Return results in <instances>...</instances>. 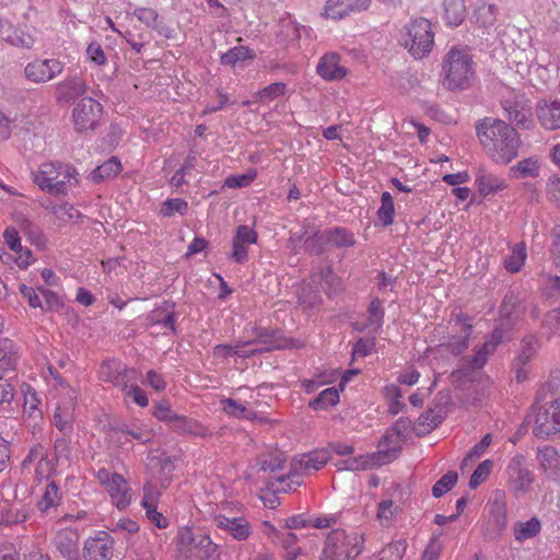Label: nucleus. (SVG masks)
Returning <instances> with one entry per match:
<instances>
[{"mask_svg": "<svg viewBox=\"0 0 560 560\" xmlns=\"http://www.w3.org/2000/svg\"><path fill=\"white\" fill-rule=\"evenodd\" d=\"M476 132L486 155L494 164L508 165L518 155L521 136L505 121L487 117L477 124Z\"/></svg>", "mask_w": 560, "mask_h": 560, "instance_id": "nucleus-1", "label": "nucleus"}, {"mask_svg": "<svg viewBox=\"0 0 560 560\" xmlns=\"http://www.w3.org/2000/svg\"><path fill=\"white\" fill-rule=\"evenodd\" d=\"M476 81V65L466 47L454 46L442 58L440 83L451 92L469 90Z\"/></svg>", "mask_w": 560, "mask_h": 560, "instance_id": "nucleus-2", "label": "nucleus"}, {"mask_svg": "<svg viewBox=\"0 0 560 560\" xmlns=\"http://www.w3.org/2000/svg\"><path fill=\"white\" fill-rule=\"evenodd\" d=\"M284 463L285 457L280 451L264 454L258 457L255 463L249 465L246 471V478L258 489L266 487L278 492H284L278 488L292 485V478H289V474L275 476L279 469L283 468Z\"/></svg>", "mask_w": 560, "mask_h": 560, "instance_id": "nucleus-3", "label": "nucleus"}, {"mask_svg": "<svg viewBox=\"0 0 560 560\" xmlns=\"http://www.w3.org/2000/svg\"><path fill=\"white\" fill-rule=\"evenodd\" d=\"M47 378L50 396L57 400L54 413L55 425L62 432H70L74 420L78 392L52 368H48Z\"/></svg>", "mask_w": 560, "mask_h": 560, "instance_id": "nucleus-4", "label": "nucleus"}, {"mask_svg": "<svg viewBox=\"0 0 560 560\" xmlns=\"http://www.w3.org/2000/svg\"><path fill=\"white\" fill-rule=\"evenodd\" d=\"M33 179L43 191L51 195H67L70 188L79 184L78 172L73 166L52 162L40 164Z\"/></svg>", "mask_w": 560, "mask_h": 560, "instance_id": "nucleus-5", "label": "nucleus"}, {"mask_svg": "<svg viewBox=\"0 0 560 560\" xmlns=\"http://www.w3.org/2000/svg\"><path fill=\"white\" fill-rule=\"evenodd\" d=\"M434 36L432 23L418 18L404 26L398 42L415 59H422L432 51Z\"/></svg>", "mask_w": 560, "mask_h": 560, "instance_id": "nucleus-6", "label": "nucleus"}, {"mask_svg": "<svg viewBox=\"0 0 560 560\" xmlns=\"http://www.w3.org/2000/svg\"><path fill=\"white\" fill-rule=\"evenodd\" d=\"M363 545L364 537L359 532L335 529L327 536L320 560H354Z\"/></svg>", "mask_w": 560, "mask_h": 560, "instance_id": "nucleus-7", "label": "nucleus"}, {"mask_svg": "<svg viewBox=\"0 0 560 560\" xmlns=\"http://www.w3.org/2000/svg\"><path fill=\"white\" fill-rule=\"evenodd\" d=\"M31 492L25 483L16 485L14 488L11 483L3 486L1 506V523L4 525H18L28 518L31 511L30 499Z\"/></svg>", "mask_w": 560, "mask_h": 560, "instance_id": "nucleus-8", "label": "nucleus"}, {"mask_svg": "<svg viewBox=\"0 0 560 560\" xmlns=\"http://www.w3.org/2000/svg\"><path fill=\"white\" fill-rule=\"evenodd\" d=\"M238 505L222 502L213 512V521L218 528L224 530L234 539L243 541L250 537L253 529L248 520L237 515Z\"/></svg>", "mask_w": 560, "mask_h": 560, "instance_id": "nucleus-9", "label": "nucleus"}, {"mask_svg": "<svg viewBox=\"0 0 560 560\" xmlns=\"http://www.w3.org/2000/svg\"><path fill=\"white\" fill-rule=\"evenodd\" d=\"M533 433L542 440L560 438V398L536 409Z\"/></svg>", "mask_w": 560, "mask_h": 560, "instance_id": "nucleus-10", "label": "nucleus"}, {"mask_svg": "<svg viewBox=\"0 0 560 560\" xmlns=\"http://www.w3.org/2000/svg\"><path fill=\"white\" fill-rule=\"evenodd\" d=\"M95 477L103 489L108 493L113 505L118 510H124L130 505L132 500L131 489L121 475L101 468L95 474Z\"/></svg>", "mask_w": 560, "mask_h": 560, "instance_id": "nucleus-11", "label": "nucleus"}, {"mask_svg": "<svg viewBox=\"0 0 560 560\" xmlns=\"http://www.w3.org/2000/svg\"><path fill=\"white\" fill-rule=\"evenodd\" d=\"M133 371L127 370L122 364L118 362L106 363L102 365V375L108 381L120 387L127 398H130L140 407H145L149 404L148 397L142 388L138 385L128 386L126 380L133 378Z\"/></svg>", "mask_w": 560, "mask_h": 560, "instance_id": "nucleus-12", "label": "nucleus"}, {"mask_svg": "<svg viewBox=\"0 0 560 560\" xmlns=\"http://www.w3.org/2000/svg\"><path fill=\"white\" fill-rule=\"evenodd\" d=\"M329 455L326 450H317L293 459L289 478H292V485L279 487L284 492L295 490L302 483V475L322 469L328 462Z\"/></svg>", "mask_w": 560, "mask_h": 560, "instance_id": "nucleus-13", "label": "nucleus"}, {"mask_svg": "<svg viewBox=\"0 0 560 560\" xmlns=\"http://www.w3.org/2000/svg\"><path fill=\"white\" fill-rule=\"evenodd\" d=\"M158 464L160 465L159 475L153 472L151 479L143 487V498L141 505L144 510L158 506V500L160 497L158 488H166L172 480V472L174 470L173 462L168 458L156 460L152 459V467H155Z\"/></svg>", "mask_w": 560, "mask_h": 560, "instance_id": "nucleus-14", "label": "nucleus"}, {"mask_svg": "<svg viewBox=\"0 0 560 560\" xmlns=\"http://www.w3.org/2000/svg\"><path fill=\"white\" fill-rule=\"evenodd\" d=\"M506 485L510 492L515 497H521L532 490L535 477L525 466L524 455L513 456L505 468Z\"/></svg>", "mask_w": 560, "mask_h": 560, "instance_id": "nucleus-15", "label": "nucleus"}, {"mask_svg": "<svg viewBox=\"0 0 560 560\" xmlns=\"http://www.w3.org/2000/svg\"><path fill=\"white\" fill-rule=\"evenodd\" d=\"M103 114L101 103L92 97L81 98L72 110V120L77 131L93 130L98 125Z\"/></svg>", "mask_w": 560, "mask_h": 560, "instance_id": "nucleus-16", "label": "nucleus"}, {"mask_svg": "<svg viewBox=\"0 0 560 560\" xmlns=\"http://www.w3.org/2000/svg\"><path fill=\"white\" fill-rule=\"evenodd\" d=\"M63 62L57 58H36L26 63L24 77L27 81L40 84L59 77L63 71Z\"/></svg>", "mask_w": 560, "mask_h": 560, "instance_id": "nucleus-17", "label": "nucleus"}, {"mask_svg": "<svg viewBox=\"0 0 560 560\" xmlns=\"http://www.w3.org/2000/svg\"><path fill=\"white\" fill-rule=\"evenodd\" d=\"M114 538L105 530H96L83 542L84 560H112Z\"/></svg>", "mask_w": 560, "mask_h": 560, "instance_id": "nucleus-18", "label": "nucleus"}, {"mask_svg": "<svg viewBox=\"0 0 560 560\" xmlns=\"http://www.w3.org/2000/svg\"><path fill=\"white\" fill-rule=\"evenodd\" d=\"M371 0H327L322 16L328 20L339 21L352 13L366 10Z\"/></svg>", "mask_w": 560, "mask_h": 560, "instance_id": "nucleus-19", "label": "nucleus"}, {"mask_svg": "<svg viewBox=\"0 0 560 560\" xmlns=\"http://www.w3.org/2000/svg\"><path fill=\"white\" fill-rule=\"evenodd\" d=\"M254 394V390L249 388L245 389L244 394L242 389H238L240 397L222 399L221 408L229 417L255 420L254 405L247 399V395L252 399Z\"/></svg>", "mask_w": 560, "mask_h": 560, "instance_id": "nucleus-20", "label": "nucleus"}, {"mask_svg": "<svg viewBox=\"0 0 560 560\" xmlns=\"http://www.w3.org/2000/svg\"><path fill=\"white\" fill-rule=\"evenodd\" d=\"M258 240L257 232L248 225H240L235 230L232 238L231 258L238 264L248 259V247L256 244Z\"/></svg>", "mask_w": 560, "mask_h": 560, "instance_id": "nucleus-21", "label": "nucleus"}, {"mask_svg": "<svg viewBox=\"0 0 560 560\" xmlns=\"http://www.w3.org/2000/svg\"><path fill=\"white\" fill-rule=\"evenodd\" d=\"M271 348L265 346L264 342L259 339L249 340L243 343H236L235 346L229 345H219L213 349V357L217 360H225L232 355H237L241 358H247L256 352L268 351Z\"/></svg>", "mask_w": 560, "mask_h": 560, "instance_id": "nucleus-22", "label": "nucleus"}, {"mask_svg": "<svg viewBox=\"0 0 560 560\" xmlns=\"http://www.w3.org/2000/svg\"><path fill=\"white\" fill-rule=\"evenodd\" d=\"M316 72L325 81H339L348 74V69L337 52L329 51L318 60Z\"/></svg>", "mask_w": 560, "mask_h": 560, "instance_id": "nucleus-23", "label": "nucleus"}, {"mask_svg": "<svg viewBox=\"0 0 560 560\" xmlns=\"http://www.w3.org/2000/svg\"><path fill=\"white\" fill-rule=\"evenodd\" d=\"M475 186L479 195L487 198L505 190L509 184L505 178L480 167L475 177Z\"/></svg>", "mask_w": 560, "mask_h": 560, "instance_id": "nucleus-24", "label": "nucleus"}, {"mask_svg": "<svg viewBox=\"0 0 560 560\" xmlns=\"http://www.w3.org/2000/svg\"><path fill=\"white\" fill-rule=\"evenodd\" d=\"M79 533L72 528H65L57 533L55 546L65 560H79Z\"/></svg>", "mask_w": 560, "mask_h": 560, "instance_id": "nucleus-25", "label": "nucleus"}, {"mask_svg": "<svg viewBox=\"0 0 560 560\" xmlns=\"http://www.w3.org/2000/svg\"><path fill=\"white\" fill-rule=\"evenodd\" d=\"M536 115L539 124L547 130L560 128V101L544 100L536 105Z\"/></svg>", "mask_w": 560, "mask_h": 560, "instance_id": "nucleus-26", "label": "nucleus"}, {"mask_svg": "<svg viewBox=\"0 0 560 560\" xmlns=\"http://www.w3.org/2000/svg\"><path fill=\"white\" fill-rule=\"evenodd\" d=\"M536 458L547 478H560V455L553 446L544 445L538 447Z\"/></svg>", "mask_w": 560, "mask_h": 560, "instance_id": "nucleus-27", "label": "nucleus"}, {"mask_svg": "<svg viewBox=\"0 0 560 560\" xmlns=\"http://www.w3.org/2000/svg\"><path fill=\"white\" fill-rule=\"evenodd\" d=\"M32 463L35 465V476L38 480L47 479L54 471L51 459L46 456L43 446L33 447L23 462V468L27 469Z\"/></svg>", "mask_w": 560, "mask_h": 560, "instance_id": "nucleus-28", "label": "nucleus"}, {"mask_svg": "<svg viewBox=\"0 0 560 560\" xmlns=\"http://www.w3.org/2000/svg\"><path fill=\"white\" fill-rule=\"evenodd\" d=\"M400 448V435L396 430L387 431L378 444V451L374 453L380 465L392 462Z\"/></svg>", "mask_w": 560, "mask_h": 560, "instance_id": "nucleus-29", "label": "nucleus"}, {"mask_svg": "<svg viewBox=\"0 0 560 560\" xmlns=\"http://www.w3.org/2000/svg\"><path fill=\"white\" fill-rule=\"evenodd\" d=\"M88 83L79 75L68 77L57 84V97L59 101H70L83 96L88 92Z\"/></svg>", "mask_w": 560, "mask_h": 560, "instance_id": "nucleus-30", "label": "nucleus"}, {"mask_svg": "<svg viewBox=\"0 0 560 560\" xmlns=\"http://www.w3.org/2000/svg\"><path fill=\"white\" fill-rule=\"evenodd\" d=\"M452 332H458L459 336H452L448 338L446 346L454 353H460L468 346V337L470 335L471 325L462 317H456L451 322Z\"/></svg>", "mask_w": 560, "mask_h": 560, "instance_id": "nucleus-31", "label": "nucleus"}, {"mask_svg": "<svg viewBox=\"0 0 560 560\" xmlns=\"http://www.w3.org/2000/svg\"><path fill=\"white\" fill-rule=\"evenodd\" d=\"M490 522L498 532L505 529L508 525V511L505 502V493L501 490L494 492V499L489 510Z\"/></svg>", "mask_w": 560, "mask_h": 560, "instance_id": "nucleus-32", "label": "nucleus"}, {"mask_svg": "<svg viewBox=\"0 0 560 560\" xmlns=\"http://www.w3.org/2000/svg\"><path fill=\"white\" fill-rule=\"evenodd\" d=\"M502 331L500 329H494L491 336L485 341L483 346L478 349L471 359L468 361V365L471 370L481 369L491 352H493L497 346L502 341Z\"/></svg>", "mask_w": 560, "mask_h": 560, "instance_id": "nucleus-33", "label": "nucleus"}, {"mask_svg": "<svg viewBox=\"0 0 560 560\" xmlns=\"http://www.w3.org/2000/svg\"><path fill=\"white\" fill-rule=\"evenodd\" d=\"M464 0H443V19L450 26L460 25L466 18Z\"/></svg>", "mask_w": 560, "mask_h": 560, "instance_id": "nucleus-34", "label": "nucleus"}, {"mask_svg": "<svg viewBox=\"0 0 560 560\" xmlns=\"http://www.w3.org/2000/svg\"><path fill=\"white\" fill-rule=\"evenodd\" d=\"M19 357V350L11 340L0 341V369L4 371V374L13 375Z\"/></svg>", "mask_w": 560, "mask_h": 560, "instance_id": "nucleus-35", "label": "nucleus"}, {"mask_svg": "<svg viewBox=\"0 0 560 560\" xmlns=\"http://www.w3.org/2000/svg\"><path fill=\"white\" fill-rule=\"evenodd\" d=\"M512 178H537L540 174V162L537 158L521 160L510 168Z\"/></svg>", "mask_w": 560, "mask_h": 560, "instance_id": "nucleus-36", "label": "nucleus"}, {"mask_svg": "<svg viewBox=\"0 0 560 560\" xmlns=\"http://www.w3.org/2000/svg\"><path fill=\"white\" fill-rule=\"evenodd\" d=\"M378 465L380 464L374 454L346 458L337 464L339 470L350 471L364 470Z\"/></svg>", "mask_w": 560, "mask_h": 560, "instance_id": "nucleus-37", "label": "nucleus"}, {"mask_svg": "<svg viewBox=\"0 0 560 560\" xmlns=\"http://www.w3.org/2000/svg\"><path fill=\"white\" fill-rule=\"evenodd\" d=\"M60 500L61 494L59 492V488L55 482L51 481L45 486V489L39 497L36 506L40 512L45 513L50 509L58 506Z\"/></svg>", "mask_w": 560, "mask_h": 560, "instance_id": "nucleus-38", "label": "nucleus"}, {"mask_svg": "<svg viewBox=\"0 0 560 560\" xmlns=\"http://www.w3.org/2000/svg\"><path fill=\"white\" fill-rule=\"evenodd\" d=\"M218 545L212 541L208 533H199L194 551L188 555V558L196 557L200 559H208L217 555Z\"/></svg>", "mask_w": 560, "mask_h": 560, "instance_id": "nucleus-39", "label": "nucleus"}, {"mask_svg": "<svg viewBox=\"0 0 560 560\" xmlns=\"http://www.w3.org/2000/svg\"><path fill=\"white\" fill-rule=\"evenodd\" d=\"M120 162L117 159L112 158L102 165L94 168L90 175V178L93 183H100L103 180L114 178L116 175L120 173Z\"/></svg>", "mask_w": 560, "mask_h": 560, "instance_id": "nucleus-40", "label": "nucleus"}, {"mask_svg": "<svg viewBox=\"0 0 560 560\" xmlns=\"http://www.w3.org/2000/svg\"><path fill=\"white\" fill-rule=\"evenodd\" d=\"M541 525L537 517H532L525 522H517L513 527L515 540L523 542L534 538L540 532Z\"/></svg>", "mask_w": 560, "mask_h": 560, "instance_id": "nucleus-41", "label": "nucleus"}, {"mask_svg": "<svg viewBox=\"0 0 560 560\" xmlns=\"http://www.w3.org/2000/svg\"><path fill=\"white\" fill-rule=\"evenodd\" d=\"M526 258L527 253L525 245L523 243L516 244L504 258V268L511 273L518 272L524 266Z\"/></svg>", "mask_w": 560, "mask_h": 560, "instance_id": "nucleus-42", "label": "nucleus"}, {"mask_svg": "<svg viewBox=\"0 0 560 560\" xmlns=\"http://www.w3.org/2000/svg\"><path fill=\"white\" fill-rule=\"evenodd\" d=\"M340 387H329L322 390L315 399L310 402V407L314 410H326L339 402Z\"/></svg>", "mask_w": 560, "mask_h": 560, "instance_id": "nucleus-43", "label": "nucleus"}, {"mask_svg": "<svg viewBox=\"0 0 560 560\" xmlns=\"http://www.w3.org/2000/svg\"><path fill=\"white\" fill-rule=\"evenodd\" d=\"M149 325H162L164 328L174 330L173 306L164 303L163 306L155 308L148 317Z\"/></svg>", "mask_w": 560, "mask_h": 560, "instance_id": "nucleus-44", "label": "nucleus"}, {"mask_svg": "<svg viewBox=\"0 0 560 560\" xmlns=\"http://www.w3.org/2000/svg\"><path fill=\"white\" fill-rule=\"evenodd\" d=\"M398 512L399 505L393 500H382L378 503L376 517L382 526L389 527L395 523Z\"/></svg>", "mask_w": 560, "mask_h": 560, "instance_id": "nucleus-45", "label": "nucleus"}, {"mask_svg": "<svg viewBox=\"0 0 560 560\" xmlns=\"http://www.w3.org/2000/svg\"><path fill=\"white\" fill-rule=\"evenodd\" d=\"M255 57L254 50L245 46H235L221 56V63L236 66L240 62L250 60Z\"/></svg>", "mask_w": 560, "mask_h": 560, "instance_id": "nucleus-46", "label": "nucleus"}, {"mask_svg": "<svg viewBox=\"0 0 560 560\" xmlns=\"http://www.w3.org/2000/svg\"><path fill=\"white\" fill-rule=\"evenodd\" d=\"M313 281L318 283L328 294H332L340 289V279L330 268H324L319 273L314 275Z\"/></svg>", "mask_w": 560, "mask_h": 560, "instance_id": "nucleus-47", "label": "nucleus"}, {"mask_svg": "<svg viewBox=\"0 0 560 560\" xmlns=\"http://www.w3.org/2000/svg\"><path fill=\"white\" fill-rule=\"evenodd\" d=\"M384 396L388 401V410L392 415H397L402 411L405 405L401 401L402 394L400 388L395 385L390 384L384 387Z\"/></svg>", "mask_w": 560, "mask_h": 560, "instance_id": "nucleus-48", "label": "nucleus"}, {"mask_svg": "<svg viewBox=\"0 0 560 560\" xmlns=\"http://www.w3.org/2000/svg\"><path fill=\"white\" fill-rule=\"evenodd\" d=\"M406 550V539H398L385 547L373 560H401Z\"/></svg>", "mask_w": 560, "mask_h": 560, "instance_id": "nucleus-49", "label": "nucleus"}, {"mask_svg": "<svg viewBox=\"0 0 560 560\" xmlns=\"http://www.w3.org/2000/svg\"><path fill=\"white\" fill-rule=\"evenodd\" d=\"M198 534H195L189 527H183L177 534V547L178 550L186 555H190L194 551Z\"/></svg>", "mask_w": 560, "mask_h": 560, "instance_id": "nucleus-50", "label": "nucleus"}, {"mask_svg": "<svg viewBox=\"0 0 560 560\" xmlns=\"http://www.w3.org/2000/svg\"><path fill=\"white\" fill-rule=\"evenodd\" d=\"M9 45L31 49L35 44V36L31 30L13 28Z\"/></svg>", "mask_w": 560, "mask_h": 560, "instance_id": "nucleus-51", "label": "nucleus"}, {"mask_svg": "<svg viewBox=\"0 0 560 560\" xmlns=\"http://www.w3.org/2000/svg\"><path fill=\"white\" fill-rule=\"evenodd\" d=\"M394 213L393 197L388 191H385L382 194L381 207L377 211L378 219L384 225H390L394 221Z\"/></svg>", "mask_w": 560, "mask_h": 560, "instance_id": "nucleus-52", "label": "nucleus"}, {"mask_svg": "<svg viewBox=\"0 0 560 560\" xmlns=\"http://www.w3.org/2000/svg\"><path fill=\"white\" fill-rule=\"evenodd\" d=\"M110 530L113 533L124 536L126 539H130L131 537L139 533L140 526L136 521L122 517L113 524Z\"/></svg>", "mask_w": 560, "mask_h": 560, "instance_id": "nucleus-53", "label": "nucleus"}, {"mask_svg": "<svg viewBox=\"0 0 560 560\" xmlns=\"http://www.w3.org/2000/svg\"><path fill=\"white\" fill-rule=\"evenodd\" d=\"M322 298L317 290H313L311 284H306L302 288L299 294V304L304 310H312L319 305Z\"/></svg>", "mask_w": 560, "mask_h": 560, "instance_id": "nucleus-54", "label": "nucleus"}, {"mask_svg": "<svg viewBox=\"0 0 560 560\" xmlns=\"http://www.w3.org/2000/svg\"><path fill=\"white\" fill-rule=\"evenodd\" d=\"M508 113V118L512 122H515L518 127L523 129H529L533 125V120L530 118V114L527 109L522 108L517 109L516 107H505Z\"/></svg>", "mask_w": 560, "mask_h": 560, "instance_id": "nucleus-55", "label": "nucleus"}, {"mask_svg": "<svg viewBox=\"0 0 560 560\" xmlns=\"http://www.w3.org/2000/svg\"><path fill=\"white\" fill-rule=\"evenodd\" d=\"M22 390L24 395V411L28 412L30 416H39L40 411L38 410V406L40 399L37 393L30 385L23 386Z\"/></svg>", "mask_w": 560, "mask_h": 560, "instance_id": "nucleus-56", "label": "nucleus"}, {"mask_svg": "<svg viewBox=\"0 0 560 560\" xmlns=\"http://www.w3.org/2000/svg\"><path fill=\"white\" fill-rule=\"evenodd\" d=\"M492 468V460L486 459L481 462L470 477L469 487L471 489H476L479 485H481L489 477Z\"/></svg>", "mask_w": 560, "mask_h": 560, "instance_id": "nucleus-57", "label": "nucleus"}, {"mask_svg": "<svg viewBox=\"0 0 560 560\" xmlns=\"http://www.w3.org/2000/svg\"><path fill=\"white\" fill-rule=\"evenodd\" d=\"M174 429L187 432L194 435L203 436L206 434V429L199 424L197 421L187 419L185 417L176 418V422L174 423Z\"/></svg>", "mask_w": 560, "mask_h": 560, "instance_id": "nucleus-58", "label": "nucleus"}, {"mask_svg": "<svg viewBox=\"0 0 560 560\" xmlns=\"http://www.w3.org/2000/svg\"><path fill=\"white\" fill-rule=\"evenodd\" d=\"M336 375L334 372L323 373L313 378L304 380L302 387L306 393H313L323 385L330 384L335 381Z\"/></svg>", "mask_w": 560, "mask_h": 560, "instance_id": "nucleus-59", "label": "nucleus"}, {"mask_svg": "<svg viewBox=\"0 0 560 560\" xmlns=\"http://www.w3.org/2000/svg\"><path fill=\"white\" fill-rule=\"evenodd\" d=\"M457 481V474L455 471H448L445 474L432 488V494L435 498H440L452 489Z\"/></svg>", "mask_w": 560, "mask_h": 560, "instance_id": "nucleus-60", "label": "nucleus"}, {"mask_svg": "<svg viewBox=\"0 0 560 560\" xmlns=\"http://www.w3.org/2000/svg\"><path fill=\"white\" fill-rule=\"evenodd\" d=\"M384 311L378 300H373L369 306V318L366 326L377 330L383 324Z\"/></svg>", "mask_w": 560, "mask_h": 560, "instance_id": "nucleus-61", "label": "nucleus"}, {"mask_svg": "<svg viewBox=\"0 0 560 560\" xmlns=\"http://www.w3.org/2000/svg\"><path fill=\"white\" fill-rule=\"evenodd\" d=\"M188 205L184 199L174 198L166 200L161 208V213L164 217H171L174 213L185 214L187 212Z\"/></svg>", "mask_w": 560, "mask_h": 560, "instance_id": "nucleus-62", "label": "nucleus"}, {"mask_svg": "<svg viewBox=\"0 0 560 560\" xmlns=\"http://www.w3.org/2000/svg\"><path fill=\"white\" fill-rule=\"evenodd\" d=\"M46 209L62 221L72 220L79 215L78 210L69 203L46 206Z\"/></svg>", "mask_w": 560, "mask_h": 560, "instance_id": "nucleus-63", "label": "nucleus"}, {"mask_svg": "<svg viewBox=\"0 0 560 560\" xmlns=\"http://www.w3.org/2000/svg\"><path fill=\"white\" fill-rule=\"evenodd\" d=\"M14 375H0V404L10 402L14 396Z\"/></svg>", "mask_w": 560, "mask_h": 560, "instance_id": "nucleus-64", "label": "nucleus"}]
</instances>
